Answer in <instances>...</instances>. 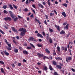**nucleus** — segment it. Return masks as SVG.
<instances>
[{"label":"nucleus","mask_w":75,"mask_h":75,"mask_svg":"<svg viewBox=\"0 0 75 75\" xmlns=\"http://www.w3.org/2000/svg\"><path fill=\"white\" fill-rule=\"evenodd\" d=\"M26 29H24V30H23V32H22L21 33L20 35L21 36H24V35H25V33L26 32Z\"/></svg>","instance_id":"f257e3e1"},{"label":"nucleus","mask_w":75,"mask_h":75,"mask_svg":"<svg viewBox=\"0 0 75 75\" xmlns=\"http://www.w3.org/2000/svg\"><path fill=\"white\" fill-rule=\"evenodd\" d=\"M4 19L5 21H11V18L10 17H7L5 18Z\"/></svg>","instance_id":"f03ea898"},{"label":"nucleus","mask_w":75,"mask_h":75,"mask_svg":"<svg viewBox=\"0 0 75 75\" xmlns=\"http://www.w3.org/2000/svg\"><path fill=\"white\" fill-rule=\"evenodd\" d=\"M9 13L11 17H12V18H14V14H13V12H12L11 11H9Z\"/></svg>","instance_id":"7ed1b4c3"},{"label":"nucleus","mask_w":75,"mask_h":75,"mask_svg":"<svg viewBox=\"0 0 75 75\" xmlns=\"http://www.w3.org/2000/svg\"><path fill=\"white\" fill-rule=\"evenodd\" d=\"M11 28L12 29V31H13V32H15V33H18L17 30L15 28L12 26L11 27Z\"/></svg>","instance_id":"20e7f679"},{"label":"nucleus","mask_w":75,"mask_h":75,"mask_svg":"<svg viewBox=\"0 0 75 75\" xmlns=\"http://www.w3.org/2000/svg\"><path fill=\"white\" fill-rule=\"evenodd\" d=\"M72 59V58L70 57H68L66 58V61L67 62H69V61H71Z\"/></svg>","instance_id":"39448f33"},{"label":"nucleus","mask_w":75,"mask_h":75,"mask_svg":"<svg viewBox=\"0 0 75 75\" xmlns=\"http://www.w3.org/2000/svg\"><path fill=\"white\" fill-rule=\"evenodd\" d=\"M37 37H41V38H43V36H42V35L40 33H38L37 34Z\"/></svg>","instance_id":"423d86ee"},{"label":"nucleus","mask_w":75,"mask_h":75,"mask_svg":"<svg viewBox=\"0 0 75 75\" xmlns=\"http://www.w3.org/2000/svg\"><path fill=\"white\" fill-rule=\"evenodd\" d=\"M55 27H56V28L58 31H60L61 29H60V28H59V26L55 25Z\"/></svg>","instance_id":"0eeeda50"},{"label":"nucleus","mask_w":75,"mask_h":75,"mask_svg":"<svg viewBox=\"0 0 75 75\" xmlns=\"http://www.w3.org/2000/svg\"><path fill=\"white\" fill-rule=\"evenodd\" d=\"M62 15L63 16H64V17H67V14H66L65 12L64 11L62 13Z\"/></svg>","instance_id":"6e6552de"},{"label":"nucleus","mask_w":75,"mask_h":75,"mask_svg":"<svg viewBox=\"0 0 75 75\" xmlns=\"http://www.w3.org/2000/svg\"><path fill=\"white\" fill-rule=\"evenodd\" d=\"M37 55L39 56V57H44V55L43 54H41L40 53H38Z\"/></svg>","instance_id":"1a4fd4ad"},{"label":"nucleus","mask_w":75,"mask_h":75,"mask_svg":"<svg viewBox=\"0 0 75 75\" xmlns=\"http://www.w3.org/2000/svg\"><path fill=\"white\" fill-rule=\"evenodd\" d=\"M56 67L57 68H58V69H61L62 68V67H61V66L59 65H56Z\"/></svg>","instance_id":"9d476101"},{"label":"nucleus","mask_w":75,"mask_h":75,"mask_svg":"<svg viewBox=\"0 0 75 75\" xmlns=\"http://www.w3.org/2000/svg\"><path fill=\"white\" fill-rule=\"evenodd\" d=\"M4 54H5V55H6L7 56H8V55H9V53L7 52H6V51H4Z\"/></svg>","instance_id":"9b49d317"},{"label":"nucleus","mask_w":75,"mask_h":75,"mask_svg":"<svg viewBox=\"0 0 75 75\" xmlns=\"http://www.w3.org/2000/svg\"><path fill=\"white\" fill-rule=\"evenodd\" d=\"M24 28H20L19 30H18V31H21V32H22L24 31Z\"/></svg>","instance_id":"f8f14e48"},{"label":"nucleus","mask_w":75,"mask_h":75,"mask_svg":"<svg viewBox=\"0 0 75 75\" xmlns=\"http://www.w3.org/2000/svg\"><path fill=\"white\" fill-rule=\"evenodd\" d=\"M57 62H55V61L54 60L53 61L52 64H53V65H57Z\"/></svg>","instance_id":"ddd939ff"},{"label":"nucleus","mask_w":75,"mask_h":75,"mask_svg":"<svg viewBox=\"0 0 75 75\" xmlns=\"http://www.w3.org/2000/svg\"><path fill=\"white\" fill-rule=\"evenodd\" d=\"M60 34H65V32L64 30H62L60 33Z\"/></svg>","instance_id":"4468645a"},{"label":"nucleus","mask_w":75,"mask_h":75,"mask_svg":"<svg viewBox=\"0 0 75 75\" xmlns=\"http://www.w3.org/2000/svg\"><path fill=\"white\" fill-rule=\"evenodd\" d=\"M38 6L40 7H41L42 8H44V7L43 6V5H42L41 4H38Z\"/></svg>","instance_id":"2eb2a0df"},{"label":"nucleus","mask_w":75,"mask_h":75,"mask_svg":"<svg viewBox=\"0 0 75 75\" xmlns=\"http://www.w3.org/2000/svg\"><path fill=\"white\" fill-rule=\"evenodd\" d=\"M23 53L24 54H28V52L27 51L25 50H23Z\"/></svg>","instance_id":"dca6fc26"},{"label":"nucleus","mask_w":75,"mask_h":75,"mask_svg":"<svg viewBox=\"0 0 75 75\" xmlns=\"http://www.w3.org/2000/svg\"><path fill=\"white\" fill-rule=\"evenodd\" d=\"M45 51L47 53H48V54H50V52L49 51L48 49L47 48L45 50Z\"/></svg>","instance_id":"f3484780"},{"label":"nucleus","mask_w":75,"mask_h":75,"mask_svg":"<svg viewBox=\"0 0 75 75\" xmlns=\"http://www.w3.org/2000/svg\"><path fill=\"white\" fill-rule=\"evenodd\" d=\"M35 21H38V23H39V24L40 25L41 24V22H40V21L37 19V18H35Z\"/></svg>","instance_id":"a211bd4d"},{"label":"nucleus","mask_w":75,"mask_h":75,"mask_svg":"<svg viewBox=\"0 0 75 75\" xmlns=\"http://www.w3.org/2000/svg\"><path fill=\"white\" fill-rule=\"evenodd\" d=\"M9 7L10 8L11 10H13V7L12 6V5L11 4L9 5Z\"/></svg>","instance_id":"6ab92c4d"},{"label":"nucleus","mask_w":75,"mask_h":75,"mask_svg":"<svg viewBox=\"0 0 75 75\" xmlns=\"http://www.w3.org/2000/svg\"><path fill=\"white\" fill-rule=\"evenodd\" d=\"M1 72L3 73V74H5V72H4V69H3V68H1Z\"/></svg>","instance_id":"aec40b11"},{"label":"nucleus","mask_w":75,"mask_h":75,"mask_svg":"<svg viewBox=\"0 0 75 75\" xmlns=\"http://www.w3.org/2000/svg\"><path fill=\"white\" fill-rule=\"evenodd\" d=\"M56 59L58 60H62V58H60V57H55Z\"/></svg>","instance_id":"412c9836"},{"label":"nucleus","mask_w":75,"mask_h":75,"mask_svg":"<svg viewBox=\"0 0 75 75\" xmlns=\"http://www.w3.org/2000/svg\"><path fill=\"white\" fill-rule=\"evenodd\" d=\"M14 51L16 53H17L18 52V50L17 49H15L14 50Z\"/></svg>","instance_id":"4be33fe9"},{"label":"nucleus","mask_w":75,"mask_h":75,"mask_svg":"<svg viewBox=\"0 0 75 75\" xmlns=\"http://www.w3.org/2000/svg\"><path fill=\"white\" fill-rule=\"evenodd\" d=\"M34 39V38L33 37H30L29 38V40H31V41H33Z\"/></svg>","instance_id":"5701e85b"},{"label":"nucleus","mask_w":75,"mask_h":75,"mask_svg":"<svg viewBox=\"0 0 75 75\" xmlns=\"http://www.w3.org/2000/svg\"><path fill=\"white\" fill-rule=\"evenodd\" d=\"M17 20H18V18L16 17L14 19L13 21L14 22H16V21H17Z\"/></svg>","instance_id":"b1692460"},{"label":"nucleus","mask_w":75,"mask_h":75,"mask_svg":"<svg viewBox=\"0 0 75 75\" xmlns=\"http://www.w3.org/2000/svg\"><path fill=\"white\" fill-rule=\"evenodd\" d=\"M51 70V71H52L53 70V68L52 67V66H51L50 65L49 66V68Z\"/></svg>","instance_id":"393cba45"},{"label":"nucleus","mask_w":75,"mask_h":75,"mask_svg":"<svg viewBox=\"0 0 75 75\" xmlns=\"http://www.w3.org/2000/svg\"><path fill=\"white\" fill-rule=\"evenodd\" d=\"M37 46L38 47H42V45L41 44H37Z\"/></svg>","instance_id":"a878e982"},{"label":"nucleus","mask_w":75,"mask_h":75,"mask_svg":"<svg viewBox=\"0 0 75 75\" xmlns=\"http://www.w3.org/2000/svg\"><path fill=\"white\" fill-rule=\"evenodd\" d=\"M43 69L44 70H45V71H47V69H48L47 67H46L45 66H44Z\"/></svg>","instance_id":"bb28decb"},{"label":"nucleus","mask_w":75,"mask_h":75,"mask_svg":"<svg viewBox=\"0 0 75 75\" xmlns=\"http://www.w3.org/2000/svg\"><path fill=\"white\" fill-rule=\"evenodd\" d=\"M53 74L54 75H59L57 71H54V72Z\"/></svg>","instance_id":"cd10ccee"},{"label":"nucleus","mask_w":75,"mask_h":75,"mask_svg":"<svg viewBox=\"0 0 75 75\" xmlns=\"http://www.w3.org/2000/svg\"><path fill=\"white\" fill-rule=\"evenodd\" d=\"M26 49H27L28 50H31V49H32V47H31V46L27 47H26Z\"/></svg>","instance_id":"c85d7f7f"},{"label":"nucleus","mask_w":75,"mask_h":75,"mask_svg":"<svg viewBox=\"0 0 75 75\" xmlns=\"http://www.w3.org/2000/svg\"><path fill=\"white\" fill-rule=\"evenodd\" d=\"M47 38L48 40L49 39V37H50V35H49L48 33L46 34Z\"/></svg>","instance_id":"c756f323"},{"label":"nucleus","mask_w":75,"mask_h":75,"mask_svg":"<svg viewBox=\"0 0 75 75\" xmlns=\"http://www.w3.org/2000/svg\"><path fill=\"white\" fill-rule=\"evenodd\" d=\"M49 40L50 43H52V39L50 38Z\"/></svg>","instance_id":"7c9ffc66"},{"label":"nucleus","mask_w":75,"mask_h":75,"mask_svg":"<svg viewBox=\"0 0 75 75\" xmlns=\"http://www.w3.org/2000/svg\"><path fill=\"white\" fill-rule=\"evenodd\" d=\"M49 59V57H47L46 56H44L43 57V59Z\"/></svg>","instance_id":"2f4dec72"},{"label":"nucleus","mask_w":75,"mask_h":75,"mask_svg":"<svg viewBox=\"0 0 75 75\" xmlns=\"http://www.w3.org/2000/svg\"><path fill=\"white\" fill-rule=\"evenodd\" d=\"M57 50H58L59 52L60 51V47H59V46H58L57 47Z\"/></svg>","instance_id":"473e14b6"},{"label":"nucleus","mask_w":75,"mask_h":75,"mask_svg":"<svg viewBox=\"0 0 75 75\" xmlns=\"http://www.w3.org/2000/svg\"><path fill=\"white\" fill-rule=\"evenodd\" d=\"M63 6L65 7H67V4H62Z\"/></svg>","instance_id":"72a5a7b5"},{"label":"nucleus","mask_w":75,"mask_h":75,"mask_svg":"<svg viewBox=\"0 0 75 75\" xmlns=\"http://www.w3.org/2000/svg\"><path fill=\"white\" fill-rule=\"evenodd\" d=\"M49 30L50 31V32H51V33H52V32H53V30H52V29L49 28Z\"/></svg>","instance_id":"f704fd0d"},{"label":"nucleus","mask_w":75,"mask_h":75,"mask_svg":"<svg viewBox=\"0 0 75 75\" xmlns=\"http://www.w3.org/2000/svg\"><path fill=\"white\" fill-rule=\"evenodd\" d=\"M6 48L7 50H8V51H10L11 50V48L10 47H7Z\"/></svg>","instance_id":"c9c22d12"},{"label":"nucleus","mask_w":75,"mask_h":75,"mask_svg":"<svg viewBox=\"0 0 75 75\" xmlns=\"http://www.w3.org/2000/svg\"><path fill=\"white\" fill-rule=\"evenodd\" d=\"M13 7L15 9H17V6H16L14 4H13Z\"/></svg>","instance_id":"e433bc0d"},{"label":"nucleus","mask_w":75,"mask_h":75,"mask_svg":"<svg viewBox=\"0 0 75 75\" xmlns=\"http://www.w3.org/2000/svg\"><path fill=\"white\" fill-rule=\"evenodd\" d=\"M2 8H4V9H6V8H7V6L6 5H4L3 6Z\"/></svg>","instance_id":"4c0bfd02"},{"label":"nucleus","mask_w":75,"mask_h":75,"mask_svg":"<svg viewBox=\"0 0 75 75\" xmlns=\"http://www.w3.org/2000/svg\"><path fill=\"white\" fill-rule=\"evenodd\" d=\"M47 4H48V5H49V6H51V3H50V1H47Z\"/></svg>","instance_id":"58836bf2"},{"label":"nucleus","mask_w":75,"mask_h":75,"mask_svg":"<svg viewBox=\"0 0 75 75\" xmlns=\"http://www.w3.org/2000/svg\"><path fill=\"white\" fill-rule=\"evenodd\" d=\"M30 46H32L33 48H35V46L34 45H33V44H32V43H30Z\"/></svg>","instance_id":"ea45409f"},{"label":"nucleus","mask_w":75,"mask_h":75,"mask_svg":"<svg viewBox=\"0 0 75 75\" xmlns=\"http://www.w3.org/2000/svg\"><path fill=\"white\" fill-rule=\"evenodd\" d=\"M4 40H5V42H6V44H8V42H7V40L6 39H4Z\"/></svg>","instance_id":"a19ab883"},{"label":"nucleus","mask_w":75,"mask_h":75,"mask_svg":"<svg viewBox=\"0 0 75 75\" xmlns=\"http://www.w3.org/2000/svg\"><path fill=\"white\" fill-rule=\"evenodd\" d=\"M68 26H69V24H67L66 26V28L67 29H68Z\"/></svg>","instance_id":"79ce46f5"},{"label":"nucleus","mask_w":75,"mask_h":75,"mask_svg":"<svg viewBox=\"0 0 75 75\" xmlns=\"http://www.w3.org/2000/svg\"><path fill=\"white\" fill-rule=\"evenodd\" d=\"M28 9H27V8H25L24 9V11H25V12H27L28 11Z\"/></svg>","instance_id":"37998d69"},{"label":"nucleus","mask_w":75,"mask_h":75,"mask_svg":"<svg viewBox=\"0 0 75 75\" xmlns=\"http://www.w3.org/2000/svg\"><path fill=\"white\" fill-rule=\"evenodd\" d=\"M0 63L1 64H3V65H4V63L3 61H0Z\"/></svg>","instance_id":"c03bdc74"},{"label":"nucleus","mask_w":75,"mask_h":75,"mask_svg":"<svg viewBox=\"0 0 75 75\" xmlns=\"http://www.w3.org/2000/svg\"><path fill=\"white\" fill-rule=\"evenodd\" d=\"M53 55H56V53L55 52V51L54 50V52L53 53Z\"/></svg>","instance_id":"a18cd8bd"},{"label":"nucleus","mask_w":75,"mask_h":75,"mask_svg":"<svg viewBox=\"0 0 75 75\" xmlns=\"http://www.w3.org/2000/svg\"><path fill=\"white\" fill-rule=\"evenodd\" d=\"M0 32L3 34H4V32L0 29Z\"/></svg>","instance_id":"49530a36"},{"label":"nucleus","mask_w":75,"mask_h":75,"mask_svg":"<svg viewBox=\"0 0 75 75\" xmlns=\"http://www.w3.org/2000/svg\"><path fill=\"white\" fill-rule=\"evenodd\" d=\"M7 45H8V47H11V44L8 43V44H7Z\"/></svg>","instance_id":"de8ad7c7"},{"label":"nucleus","mask_w":75,"mask_h":75,"mask_svg":"<svg viewBox=\"0 0 75 75\" xmlns=\"http://www.w3.org/2000/svg\"><path fill=\"white\" fill-rule=\"evenodd\" d=\"M60 70L61 71V72H62V74L64 73V70Z\"/></svg>","instance_id":"09e8293b"},{"label":"nucleus","mask_w":75,"mask_h":75,"mask_svg":"<svg viewBox=\"0 0 75 75\" xmlns=\"http://www.w3.org/2000/svg\"><path fill=\"white\" fill-rule=\"evenodd\" d=\"M19 50H23V48L20 46L19 47Z\"/></svg>","instance_id":"8fccbe9b"},{"label":"nucleus","mask_w":75,"mask_h":75,"mask_svg":"<svg viewBox=\"0 0 75 75\" xmlns=\"http://www.w3.org/2000/svg\"><path fill=\"white\" fill-rule=\"evenodd\" d=\"M67 51V48L66 47L64 48V51L65 52H66Z\"/></svg>","instance_id":"3c124183"},{"label":"nucleus","mask_w":75,"mask_h":75,"mask_svg":"<svg viewBox=\"0 0 75 75\" xmlns=\"http://www.w3.org/2000/svg\"><path fill=\"white\" fill-rule=\"evenodd\" d=\"M42 33L43 35H44V36H45V32H42Z\"/></svg>","instance_id":"603ef678"},{"label":"nucleus","mask_w":75,"mask_h":75,"mask_svg":"<svg viewBox=\"0 0 75 75\" xmlns=\"http://www.w3.org/2000/svg\"><path fill=\"white\" fill-rule=\"evenodd\" d=\"M32 7H33V8H35V5L33 4L32 5Z\"/></svg>","instance_id":"864d4df0"},{"label":"nucleus","mask_w":75,"mask_h":75,"mask_svg":"<svg viewBox=\"0 0 75 75\" xmlns=\"http://www.w3.org/2000/svg\"><path fill=\"white\" fill-rule=\"evenodd\" d=\"M61 49L62 51L65 49V47H62Z\"/></svg>","instance_id":"5fc2aeb1"},{"label":"nucleus","mask_w":75,"mask_h":75,"mask_svg":"<svg viewBox=\"0 0 75 75\" xmlns=\"http://www.w3.org/2000/svg\"><path fill=\"white\" fill-rule=\"evenodd\" d=\"M54 13H51L50 14V16H54Z\"/></svg>","instance_id":"6e6d98bb"},{"label":"nucleus","mask_w":75,"mask_h":75,"mask_svg":"<svg viewBox=\"0 0 75 75\" xmlns=\"http://www.w3.org/2000/svg\"><path fill=\"white\" fill-rule=\"evenodd\" d=\"M54 12V13H55L56 14H57V13L55 10H54L53 11Z\"/></svg>","instance_id":"4d7b16f0"},{"label":"nucleus","mask_w":75,"mask_h":75,"mask_svg":"<svg viewBox=\"0 0 75 75\" xmlns=\"http://www.w3.org/2000/svg\"><path fill=\"white\" fill-rule=\"evenodd\" d=\"M67 23L65 22L63 23V25H67Z\"/></svg>","instance_id":"13d9d810"},{"label":"nucleus","mask_w":75,"mask_h":75,"mask_svg":"<svg viewBox=\"0 0 75 75\" xmlns=\"http://www.w3.org/2000/svg\"><path fill=\"white\" fill-rule=\"evenodd\" d=\"M71 70H72V71H73V72H75V70L73 69V68H72L71 69Z\"/></svg>","instance_id":"bf43d9fd"},{"label":"nucleus","mask_w":75,"mask_h":75,"mask_svg":"<svg viewBox=\"0 0 75 75\" xmlns=\"http://www.w3.org/2000/svg\"><path fill=\"white\" fill-rule=\"evenodd\" d=\"M4 13H7V12L6 10H4Z\"/></svg>","instance_id":"052dcab7"},{"label":"nucleus","mask_w":75,"mask_h":75,"mask_svg":"<svg viewBox=\"0 0 75 75\" xmlns=\"http://www.w3.org/2000/svg\"><path fill=\"white\" fill-rule=\"evenodd\" d=\"M12 67H13V68H14V67H15V65H14V64H12Z\"/></svg>","instance_id":"680f3d73"},{"label":"nucleus","mask_w":75,"mask_h":75,"mask_svg":"<svg viewBox=\"0 0 75 75\" xmlns=\"http://www.w3.org/2000/svg\"><path fill=\"white\" fill-rule=\"evenodd\" d=\"M28 0H27L25 1V3L26 4H28Z\"/></svg>","instance_id":"e2e57ef3"},{"label":"nucleus","mask_w":75,"mask_h":75,"mask_svg":"<svg viewBox=\"0 0 75 75\" xmlns=\"http://www.w3.org/2000/svg\"><path fill=\"white\" fill-rule=\"evenodd\" d=\"M23 62H27V60L25 59H23Z\"/></svg>","instance_id":"0e129e2a"},{"label":"nucleus","mask_w":75,"mask_h":75,"mask_svg":"<svg viewBox=\"0 0 75 75\" xmlns=\"http://www.w3.org/2000/svg\"><path fill=\"white\" fill-rule=\"evenodd\" d=\"M13 42H14V43H15V44H17V42H16V41L14 40H13Z\"/></svg>","instance_id":"69168bd1"},{"label":"nucleus","mask_w":75,"mask_h":75,"mask_svg":"<svg viewBox=\"0 0 75 75\" xmlns=\"http://www.w3.org/2000/svg\"><path fill=\"white\" fill-rule=\"evenodd\" d=\"M27 21H30V18L29 17L27 18Z\"/></svg>","instance_id":"338daca9"},{"label":"nucleus","mask_w":75,"mask_h":75,"mask_svg":"<svg viewBox=\"0 0 75 75\" xmlns=\"http://www.w3.org/2000/svg\"><path fill=\"white\" fill-rule=\"evenodd\" d=\"M21 63H19L18 64V66L19 67L21 66Z\"/></svg>","instance_id":"774afa93"}]
</instances>
